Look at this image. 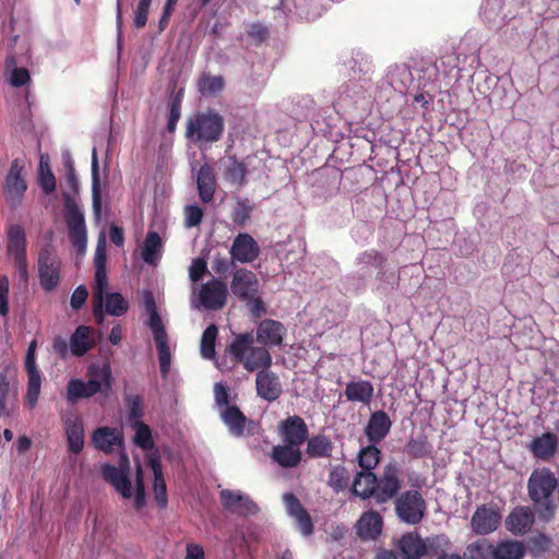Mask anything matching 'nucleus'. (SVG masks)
<instances>
[{
	"label": "nucleus",
	"mask_w": 559,
	"mask_h": 559,
	"mask_svg": "<svg viewBox=\"0 0 559 559\" xmlns=\"http://www.w3.org/2000/svg\"><path fill=\"white\" fill-rule=\"evenodd\" d=\"M273 460L283 467H294L300 462V447L286 443L277 445L272 451Z\"/></svg>",
	"instance_id": "nucleus-31"
},
{
	"label": "nucleus",
	"mask_w": 559,
	"mask_h": 559,
	"mask_svg": "<svg viewBox=\"0 0 559 559\" xmlns=\"http://www.w3.org/2000/svg\"><path fill=\"white\" fill-rule=\"evenodd\" d=\"M92 205L96 219H99L102 215V190L98 158L95 147L92 151Z\"/></svg>",
	"instance_id": "nucleus-35"
},
{
	"label": "nucleus",
	"mask_w": 559,
	"mask_h": 559,
	"mask_svg": "<svg viewBox=\"0 0 559 559\" xmlns=\"http://www.w3.org/2000/svg\"><path fill=\"white\" fill-rule=\"evenodd\" d=\"M251 206L245 202H239L233 212V221L236 224L242 225L251 214Z\"/></svg>",
	"instance_id": "nucleus-58"
},
{
	"label": "nucleus",
	"mask_w": 559,
	"mask_h": 559,
	"mask_svg": "<svg viewBox=\"0 0 559 559\" xmlns=\"http://www.w3.org/2000/svg\"><path fill=\"white\" fill-rule=\"evenodd\" d=\"M384 262V258L379 252L369 250L360 253L356 258L355 264L358 273L368 275L372 269H381Z\"/></svg>",
	"instance_id": "nucleus-41"
},
{
	"label": "nucleus",
	"mask_w": 559,
	"mask_h": 559,
	"mask_svg": "<svg viewBox=\"0 0 559 559\" xmlns=\"http://www.w3.org/2000/svg\"><path fill=\"white\" fill-rule=\"evenodd\" d=\"M492 555L496 559H522L524 547L520 542H503L492 550Z\"/></svg>",
	"instance_id": "nucleus-43"
},
{
	"label": "nucleus",
	"mask_w": 559,
	"mask_h": 559,
	"mask_svg": "<svg viewBox=\"0 0 559 559\" xmlns=\"http://www.w3.org/2000/svg\"><path fill=\"white\" fill-rule=\"evenodd\" d=\"M407 451L413 456L421 457V456L427 455L430 452V445L428 444L426 438H417V439H413L407 444Z\"/></svg>",
	"instance_id": "nucleus-53"
},
{
	"label": "nucleus",
	"mask_w": 559,
	"mask_h": 559,
	"mask_svg": "<svg viewBox=\"0 0 559 559\" xmlns=\"http://www.w3.org/2000/svg\"><path fill=\"white\" fill-rule=\"evenodd\" d=\"M535 516L530 507H515L506 519V527L515 536H522L531 531Z\"/></svg>",
	"instance_id": "nucleus-17"
},
{
	"label": "nucleus",
	"mask_w": 559,
	"mask_h": 559,
	"mask_svg": "<svg viewBox=\"0 0 559 559\" xmlns=\"http://www.w3.org/2000/svg\"><path fill=\"white\" fill-rule=\"evenodd\" d=\"M227 177L233 183L242 185L246 177V167L243 163L230 158L227 169Z\"/></svg>",
	"instance_id": "nucleus-51"
},
{
	"label": "nucleus",
	"mask_w": 559,
	"mask_h": 559,
	"mask_svg": "<svg viewBox=\"0 0 559 559\" xmlns=\"http://www.w3.org/2000/svg\"><path fill=\"white\" fill-rule=\"evenodd\" d=\"M37 269L39 282L44 289L52 290L60 280V261L50 248H44L38 254Z\"/></svg>",
	"instance_id": "nucleus-11"
},
{
	"label": "nucleus",
	"mask_w": 559,
	"mask_h": 559,
	"mask_svg": "<svg viewBox=\"0 0 559 559\" xmlns=\"http://www.w3.org/2000/svg\"><path fill=\"white\" fill-rule=\"evenodd\" d=\"M345 395L350 402L369 403L373 395V386L369 381H352L346 385Z\"/></svg>",
	"instance_id": "nucleus-37"
},
{
	"label": "nucleus",
	"mask_w": 559,
	"mask_h": 559,
	"mask_svg": "<svg viewBox=\"0 0 559 559\" xmlns=\"http://www.w3.org/2000/svg\"><path fill=\"white\" fill-rule=\"evenodd\" d=\"M230 288L240 299L251 300L258 296L259 281L251 271L240 269L234 273Z\"/></svg>",
	"instance_id": "nucleus-15"
},
{
	"label": "nucleus",
	"mask_w": 559,
	"mask_h": 559,
	"mask_svg": "<svg viewBox=\"0 0 559 559\" xmlns=\"http://www.w3.org/2000/svg\"><path fill=\"white\" fill-rule=\"evenodd\" d=\"M207 265L205 260L202 258L193 259L189 267V278L193 285H198L197 282L205 274Z\"/></svg>",
	"instance_id": "nucleus-54"
},
{
	"label": "nucleus",
	"mask_w": 559,
	"mask_h": 559,
	"mask_svg": "<svg viewBox=\"0 0 559 559\" xmlns=\"http://www.w3.org/2000/svg\"><path fill=\"white\" fill-rule=\"evenodd\" d=\"M219 500L226 511L238 516L254 515L259 512L258 504L240 490L222 489Z\"/></svg>",
	"instance_id": "nucleus-8"
},
{
	"label": "nucleus",
	"mask_w": 559,
	"mask_h": 559,
	"mask_svg": "<svg viewBox=\"0 0 559 559\" xmlns=\"http://www.w3.org/2000/svg\"><path fill=\"white\" fill-rule=\"evenodd\" d=\"M197 182L201 200L210 202L213 199L216 182L213 169L207 164L200 168Z\"/></svg>",
	"instance_id": "nucleus-34"
},
{
	"label": "nucleus",
	"mask_w": 559,
	"mask_h": 559,
	"mask_svg": "<svg viewBox=\"0 0 559 559\" xmlns=\"http://www.w3.org/2000/svg\"><path fill=\"white\" fill-rule=\"evenodd\" d=\"M23 160L14 159L5 177L4 193L7 199L12 203L21 201L27 189V183L23 176Z\"/></svg>",
	"instance_id": "nucleus-14"
},
{
	"label": "nucleus",
	"mask_w": 559,
	"mask_h": 559,
	"mask_svg": "<svg viewBox=\"0 0 559 559\" xmlns=\"http://www.w3.org/2000/svg\"><path fill=\"white\" fill-rule=\"evenodd\" d=\"M185 559H204L203 548L198 544H188Z\"/></svg>",
	"instance_id": "nucleus-63"
},
{
	"label": "nucleus",
	"mask_w": 559,
	"mask_h": 559,
	"mask_svg": "<svg viewBox=\"0 0 559 559\" xmlns=\"http://www.w3.org/2000/svg\"><path fill=\"white\" fill-rule=\"evenodd\" d=\"M221 417L233 435L242 433L246 424V417L236 406H226L221 409Z\"/></svg>",
	"instance_id": "nucleus-40"
},
{
	"label": "nucleus",
	"mask_w": 559,
	"mask_h": 559,
	"mask_svg": "<svg viewBox=\"0 0 559 559\" xmlns=\"http://www.w3.org/2000/svg\"><path fill=\"white\" fill-rule=\"evenodd\" d=\"M286 334L285 326L275 320L265 319L257 328V341L263 347H273L282 344Z\"/></svg>",
	"instance_id": "nucleus-18"
},
{
	"label": "nucleus",
	"mask_w": 559,
	"mask_h": 559,
	"mask_svg": "<svg viewBox=\"0 0 559 559\" xmlns=\"http://www.w3.org/2000/svg\"><path fill=\"white\" fill-rule=\"evenodd\" d=\"M31 80L29 73L25 68H13L10 73V84L14 87H21Z\"/></svg>",
	"instance_id": "nucleus-56"
},
{
	"label": "nucleus",
	"mask_w": 559,
	"mask_h": 559,
	"mask_svg": "<svg viewBox=\"0 0 559 559\" xmlns=\"http://www.w3.org/2000/svg\"><path fill=\"white\" fill-rule=\"evenodd\" d=\"M395 509L403 522L417 524L424 518L426 503L417 491H407L396 500Z\"/></svg>",
	"instance_id": "nucleus-10"
},
{
	"label": "nucleus",
	"mask_w": 559,
	"mask_h": 559,
	"mask_svg": "<svg viewBox=\"0 0 559 559\" xmlns=\"http://www.w3.org/2000/svg\"><path fill=\"white\" fill-rule=\"evenodd\" d=\"M382 518L370 511L361 515L356 524L358 535L364 539H374L382 531Z\"/></svg>",
	"instance_id": "nucleus-27"
},
{
	"label": "nucleus",
	"mask_w": 559,
	"mask_h": 559,
	"mask_svg": "<svg viewBox=\"0 0 559 559\" xmlns=\"http://www.w3.org/2000/svg\"><path fill=\"white\" fill-rule=\"evenodd\" d=\"M139 414L135 407L131 411L130 423L132 428L134 429V443L142 448L143 450H148L153 448V440L151 430L147 425L143 424L139 420Z\"/></svg>",
	"instance_id": "nucleus-38"
},
{
	"label": "nucleus",
	"mask_w": 559,
	"mask_h": 559,
	"mask_svg": "<svg viewBox=\"0 0 559 559\" xmlns=\"http://www.w3.org/2000/svg\"><path fill=\"white\" fill-rule=\"evenodd\" d=\"M489 546L486 542H477L467 546L464 559H488Z\"/></svg>",
	"instance_id": "nucleus-52"
},
{
	"label": "nucleus",
	"mask_w": 559,
	"mask_h": 559,
	"mask_svg": "<svg viewBox=\"0 0 559 559\" xmlns=\"http://www.w3.org/2000/svg\"><path fill=\"white\" fill-rule=\"evenodd\" d=\"M227 355L235 362L241 364L249 371L269 369L272 365V356L265 347L254 345L253 335L250 333L237 334L226 348Z\"/></svg>",
	"instance_id": "nucleus-3"
},
{
	"label": "nucleus",
	"mask_w": 559,
	"mask_h": 559,
	"mask_svg": "<svg viewBox=\"0 0 559 559\" xmlns=\"http://www.w3.org/2000/svg\"><path fill=\"white\" fill-rule=\"evenodd\" d=\"M93 306H95V299L93 298ZM105 307V311L115 317H120L124 314L128 310V302L119 293H106V288L104 289V299L100 308L97 309L94 307V316L97 323L102 324L104 321L103 308Z\"/></svg>",
	"instance_id": "nucleus-23"
},
{
	"label": "nucleus",
	"mask_w": 559,
	"mask_h": 559,
	"mask_svg": "<svg viewBox=\"0 0 559 559\" xmlns=\"http://www.w3.org/2000/svg\"><path fill=\"white\" fill-rule=\"evenodd\" d=\"M8 236V257L16 269L22 281L28 278V263L26 258V236L20 225H12L7 230Z\"/></svg>",
	"instance_id": "nucleus-6"
},
{
	"label": "nucleus",
	"mask_w": 559,
	"mask_h": 559,
	"mask_svg": "<svg viewBox=\"0 0 559 559\" xmlns=\"http://www.w3.org/2000/svg\"><path fill=\"white\" fill-rule=\"evenodd\" d=\"M87 392L85 388V382L80 379H72L68 382L67 386V399L74 403L79 399H86Z\"/></svg>",
	"instance_id": "nucleus-50"
},
{
	"label": "nucleus",
	"mask_w": 559,
	"mask_h": 559,
	"mask_svg": "<svg viewBox=\"0 0 559 559\" xmlns=\"http://www.w3.org/2000/svg\"><path fill=\"white\" fill-rule=\"evenodd\" d=\"M93 345L92 330L85 325L79 326L70 340V349L74 356L84 355Z\"/></svg>",
	"instance_id": "nucleus-36"
},
{
	"label": "nucleus",
	"mask_w": 559,
	"mask_h": 559,
	"mask_svg": "<svg viewBox=\"0 0 559 559\" xmlns=\"http://www.w3.org/2000/svg\"><path fill=\"white\" fill-rule=\"evenodd\" d=\"M129 469V459L124 454L118 467L107 463L100 465L103 478L114 487L115 491L133 509L142 510L146 506L143 469L138 463L133 480L130 478Z\"/></svg>",
	"instance_id": "nucleus-1"
},
{
	"label": "nucleus",
	"mask_w": 559,
	"mask_h": 559,
	"mask_svg": "<svg viewBox=\"0 0 559 559\" xmlns=\"http://www.w3.org/2000/svg\"><path fill=\"white\" fill-rule=\"evenodd\" d=\"M148 466L153 473L154 499L162 509H165L168 503V497L159 457L156 455L148 457Z\"/></svg>",
	"instance_id": "nucleus-25"
},
{
	"label": "nucleus",
	"mask_w": 559,
	"mask_h": 559,
	"mask_svg": "<svg viewBox=\"0 0 559 559\" xmlns=\"http://www.w3.org/2000/svg\"><path fill=\"white\" fill-rule=\"evenodd\" d=\"M391 420L384 412H376L371 415L365 429L368 439L376 443L381 441L389 432Z\"/></svg>",
	"instance_id": "nucleus-28"
},
{
	"label": "nucleus",
	"mask_w": 559,
	"mask_h": 559,
	"mask_svg": "<svg viewBox=\"0 0 559 559\" xmlns=\"http://www.w3.org/2000/svg\"><path fill=\"white\" fill-rule=\"evenodd\" d=\"M217 326L211 324L205 329L201 338V356L205 359H214L215 358V343L217 338Z\"/></svg>",
	"instance_id": "nucleus-44"
},
{
	"label": "nucleus",
	"mask_w": 559,
	"mask_h": 559,
	"mask_svg": "<svg viewBox=\"0 0 559 559\" xmlns=\"http://www.w3.org/2000/svg\"><path fill=\"white\" fill-rule=\"evenodd\" d=\"M558 448L559 440L554 432H545L542 436L535 437L528 445V450L534 457L545 462L550 461L555 456Z\"/></svg>",
	"instance_id": "nucleus-19"
},
{
	"label": "nucleus",
	"mask_w": 559,
	"mask_h": 559,
	"mask_svg": "<svg viewBox=\"0 0 559 559\" xmlns=\"http://www.w3.org/2000/svg\"><path fill=\"white\" fill-rule=\"evenodd\" d=\"M214 393H215L216 404L221 407V409L225 408L226 406H229L228 405V393H227L226 388L223 384H221V383L215 384Z\"/></svg>",
	"instance_id": "nucleus-62"
},
{
	"label": "nucleus",
	"mask_w": 559,
	"mask_h": 559,
	"mask_svg": "<svg viewBox=\"0 0 559 559\" xmlns=\"http://www.w3.org/2000/svg\"><path fill=\"white\" fill-rule=\"evenodd\" d=\"M163 241L156 231L150 230L141 249V255L145 263L156 264L160 258Z\"/></svg>",
	"instance_id": "nucleus-33"
},
{
	"label": "nucleus",
	"mask_w": 559,
	"mask_h": 559,
	"mask_svg": "<svg viewBox=\"0 0 559 559\" xmlns=\"http://www.w3.org/2000/svg\"><path fill=\"white\" fill-rule=\"evenodd\" d=\"M91 442L95 449L104 453H118L123 449V433L118 428L98 427L93 431Z\"/></svg>",
	"instance_id": "nucleus-13"
},
{
	"label": "nucleus",
	"mask_w": 559,
	"mask_h": 559,
	"mask_svg": "<svg viewBox=\"0 0 559 559\" xmlns=\"http://www.w3.org/2000/svg\"><path fill=\"white\" fill-rule=\"evenodd\" d=\"M284 440L293 445L300 447L307 438V426L302 418L293 416L282 424Z\"/></svg>",
	"instance_id": "nucleus-26"
},
{
	"label": "nucleus",
	"mask_w": 559,
	"mask_h": 559,
	"mask_svg": "<svg viewBox=\"0 0 559 559\" xmlns=\"http://www.w3.org/2000/svg\"><path fill=\"white\" fill-rule=\"evenodd\" d=\"M230 254L233 259L248 263L259 254V247L255 240L248 234H239L233 242Z\"/></svg>",
	"instance_id": "nucleus-22"
},
{
	"label": "nucleus",
	"mask_w": 559,
	"mask_h": 559,
	"mask_svg": "<svg viewBox=\"0 0 559 559\" xmlns=\"http://www.w3.org/2000/svg\"><path fill=\"white\" fill-rule=\"evenodd\" d=\"M62 423L69 451L80 453L84 448V426L81 416L68 413L62 417Z\"/></svg>",
	"instance_id": "nucleus-16"
},
{
	"label": "nucleus",
	"mask_w": 559,
	"mask_h": 559,
	"mask_svg": "<svg viewBox=\"0 0 559 559\" xmlns=\"http://www.w3.org/2000/svg\"><path fill=\"white\" fill-rule=\"evenodd\" d=\"M68 213V226L70 240L80 254H84L87 243V230L84 222V215L80 206L73 201L66 202Z\"/></svg>",
	"instance_id": "nucleus-7"
},
{
	"label": "nucleus",
	"mask_w": 559,
	"mask_h": 559,
	"mask_svg": "<svg viewBox=\"0 0 559 559\" xmlns=\"http://www.w3.org/2000/svg\"><path fill=\"white\" fill-rule=\"evenodd\" d=\"M36 341H32L28 345L25 357V370L27 373V391L25 395V402L31 409L36 406L41 389V374L36 365Z\"/></svg>",
	"instance_id": "nucleus-9"
},
{
	"label": "nucleus",
	"mask_w": 559,
	"mask_h": 559,
	"mask_svg": "<svg viewBox=\"0 0 559 559\" xmlns=\"http://www.w3.org/2000/svg\"><path fill=\"white\" fill-rule=\"evenodd\" d=\"M8 295H9V281L5 276H0V314L1 316H7L9 312Z\"/></svg>",
	"instance_id": "nucleus-59"
},
{
	"label": "nucleus",
	"mask_w": 559,
	"mask_h": 559,
	"mask_svg": "<svg viewBox=\"0 0 559 559\" xmlns=\"http://www.w3.org/2000/svg\"><path fill=\"white\" fill-rule=\"evenodd\" d=\"M224 130V120L213 110L198 112L189 118L186 136L194 142H216Z\"/></svg>",
	"instance_id": "nucleus-4"
},
{
	"label": "nucleus",
	"mask_w": 559,
	"mask_h": 559,
	"mask_svg": "<svg viewBox=\"0 0 559 559\" xmlns=\"http://www.w3.org/2000/svg\"><path fill=\"white\" fill-rule=\"evenodd\" d=\"M379 461L380 450L376 445H367L359 451L358 464L362 471L372 472Z\"/></svg>",
	"instance_id": "nucleus-46"
},
{
	"label": "nucleus",
	"mask_w": 559,
	"mask_h": 559,
	"mask_svg": "<svg viewBox=\"0 0 559 559\" xmlns=\"http://www.w3.org/2000/svg\"><path fill=\"white\" fill-rule=\"evenodd\" d=\"M283 500L286 507V511L289 516L294 518L299 531L304 535H310L312 533L313 526L310 515L302 508L298 499L289 492L284 493Z\"/></svg>",
	"instance_id": "nucleus-21"
},
{
	"label": "nucleus",
	"mask_w": 559,
	"mask_h": 559,
	"mask_svg": "<svg viewBox=\"0 0 559 559\" xmlns=\"http://www.w3.org/2000/svg\"><path fill=\"white\" fill-rule=\"evenodd\" d=\"M258 371L255 384L259 396L266 401L276 400L282 392L278 378L269 369Z\"/></svg>",
	"instance_id": "nucleus-24"
},
{
	"label": "nucleus",
	"mask_w": 559,
	"mask_h": 559,
	"mask_svg": "<svg viewBox=\"0 0 559 559\" xmlns=\"http://www.w3.org/2000/svg\"><path fill=\"white\" fill-rule=\"evenodd\" d=\"M106 237L102 233L97 240L95 250V284L94 299L96 310L102 307L104 299V289L107 288L108 282L106 276Z\"/></svg>",
	"instance_id": "nucleus-12"
},
{
	"label": "nucleus",
	"mask_w": 559,
	"mask_h": 559,
	"mask_svg": "<svg viewBox=\"0 0 559 559\" xmlns=\"http://www.w3.org/2000/svg\"><path fill=\"white\" fill-rule=\"evenodd\" d=\"M152 333L157 347L160 373L166 378L170 371L171 365V350L168 344V335L165 329Z\"/></svg>",
	"instance_id": "nucleus-29"
},
{
	"label": "nucleus",
	"mask_w": 559,
	"mask_h": 559,
	"mask_svg": "<svg viewBox=\"0 0 559 559\" xmlns=\"http://www.w3.org/2000/svg\"><path fill=\"white\" fill-rule=\"evenodd\" d=\"M52 347L55 353L58 354L61 358H66L68 356L69 346L66 338L56 337L53 340Z\"/></svg>",
	"instance_id": "nucleus-64"
},
{
	"label": "nucleus",
	"mask_w": 559,
	"mask_h": 559,
	"mask_svg": "<svg viewBox=\"0 0 559 559\" xmlns=\"http://www.w3.org/2000/svg\"><path fill=\"white\" fill-rule=\"evenodd\" d=\"M402 554L407 559H418L427 552V544L416 534L404 535L399 543Z\"/></svg>",
	"instance_id": "nucleus-32"
},
{
	"label": "nucleus",
	"mask_w": 559,
	"mask_h": 559,
	"mask_svg": "<svg viewBox=\"0 0 559 559\" xmlns=\"http://www.w3.org/2000/svg\"><path fill=\"white\" fill-rule=\"evenodd\" d=\"M224 83L221 76L203 74L199 80V91L202 95L213 96L223 90Z\"/></svg>",
	"instance_id": "nucleus-48"
},
{
	"label": "nucleus",
	"mask_w": 559,
	"mask_h": 559,
	"mask_svg": "<svg viewBox=\"0 0 559 559\" xmlns=\"http://www.w3.org/2000/svg\"><path fill=\"white\" fill-rule=\"evenodd\" d=\"M400 489V481L396 476L395 468L388 466L383 478L378 483L376 488L377 499L386 501L392 498Z\"/></svg>",
	"instance_id": "nucleus-30"
},
{
	"label": "nucleus",
	"mask_w": 559,
	"mask_h": 559,
	"mask_svg": "<svg viewBox=\"0 0 559 559\" xmlns=\"http://www.w3.org/2000/svg\"><path fill=\"white\" fill-rule=\"evenodd\" d=\"M377 477L372 472L361 471L357 473L353 483V492L361 498H368L376 493Z\"/></svg>",
	"instance_id": "nucleus-39"
},
{
	"label": "nucleus",
	"mask_w": 559,
	"mask_h": 559,
	"mask_svg": "<svg viewBox=\"0 0 559 559\" xmlns=\"http://www.w3.org/2000/svg\"><path fill=\"white\" fill-rule=\"evenodd\" d=\"M228 289L224 282L212 278L201 285H192L191 307L194 309L219 310L227 300Z\"/></svg>",
	"instance_id": "nucleus-5"
},
{
	"label": "nucleus",
	"mask_w": 559,
	"mask_h": 559,
	"mask_svg": "<svg viewBox=\"0 0 559 559\" xmlns=\"http://www.w3.org/2000/svg\"><path fill=\"white\" fill-rule=\"evenodd\" d=\"M346 471L343 467H335L330 473L329 483L336 490L342 489L345 486Z\"/></svg>",
	"instance_id": "nucleus-60"
},
{
	"label": "nucleus",
	"mask_w": 559,
	"mask_h": 559,
	"mask_svg": "<svg viewBox=\"0 0 559 559\" xmlns=\"http://www.w3.org/2000/svg\"><path fill=\"white\" fill-rule=\"evenodd\" d=\"M38 185L49 194L56 189V178L50 169V159L48 155H41L38 165Z\"/></svg>",
	"instance_id": "nucleus-42"
},
{
	"label": "nucleus",
	"mask_w": 559,
	"mask_h": 559,
	"mask_svg": "<svg viewBox=\"0 0 559 559\" xmlns=\"http://www.w3.org/2000/svg\"><path fill=\"white\" fill-rule=\"evenodd\" d=\"M88 296V292L85 286L81 285L75 288L71 296V307L75 310L80 309L83 304L86 301V298Z\"/></svg>",
	"instance_id": "nucleus-61"
},
{
	"label": "nucleus",
	"mask_w": 559,
	"mask_h": 559,
	"mask_svg": "<svg viewBox=\"0 0 559 559\" xmlns=\"http://www.w3.org/2000/svg\"><path fill=\"white\" fill-rule=\"evenodd\" d=\"M151 2H152V0H140L139 1L138 8L135 11V15H134V25L138 28H141L146 24Z\"/></svg>",
	"instance_id": "nucleus-57"
},
{
	"label": "nucleus",
	"mask_w": 559,
	"mask_h": 559,
	"mask_svg": "<svg viewBox=\"0 0 559 559\" xmlns=\"http://www.w3.org/2000/svg\"><path fill=\"white\" fill-rule=\"evenodd\" d=\"M143 304H144L145 311L148 314L147 325L151 329V331L155 332V331L164 330L165 326L163 324V321H162L159 314L157 313L155 300H154L152 293L144 292Z\"/></svg>",
	"instance_id": "nucleus-45"
},
{
	"label": "nucleus",
	"mask_w": 559,
	"mask_h": 559,
	"mask_svg": "<svg viewBox=\"0 0 559 559\" xmlns=\"http://www.w3.org/2000/svg\"><path fill=\"white\" fill-rule=\"evenodd\" d=\"M332 450L331 442L325 437H313L308 441L307 452L314 457L326 456Z\"/></svg>",
	"instance_id": "nucleus-49"
},
{
	"label": "nucleus",
	"mask_w": 559,
	"mask_h": 559,
	"mask_svg": "<svg viewBox=\"0 0 559 559\" xmlns=\"http://www.w3.org/2000/svg\"><path fill=\"white\" fill-rule=\"evenodd\" d=\"M88 374L91 376L92 381H96L100 391L110 389L111 370L108 364H104L103 366H91Z\"/></svg>",
	"instance_id": "nucleus-47"
},
{
	"label": "nucleus",
	"mask_w": 559,
	"mask_h": 559,
	"mask_svg": "<svg viewBox=\"0 0 559 559\" xmlns=\"http://www.w3.org/2000/svg\"><path fill=\"white\" fill-rule=\"evenodd\" d=\"M557 486L555 474L547 467L534 469L528 478V497L534 503L538 519L543 522H549L556 515L557 503L551 496Z\"/></svg>",
	"instance_id": "nucleus-2"
},
{
	"label": "nucleus",
	"mask_w": 559,
	"mask_h": 559,
	"mask_svg": "<svg viewBox=\"0 0 559 559\" xmlns=\"http://www.w3.org/2000/svg\"><path fill=\"white\" fill-rule=\"evenodd\" d=\"M501 516L498 511L487 508L486 506L477 508L472 516V527L477 534L486 535L493 532Z\"/></svg>",
	"instance_id": "nucleus-20"
},
{
	"label": "nucleus",
	"mask_w": 559,
	"mask_h": 559,
	"mask_svg": "<svg viewBox=\"0 0 559 559\" xmlns=\"http://www.w3.org/2000/svg\"><path fill=\"white\" fill-rule=\"evenodd\" d=\"M203 217V211L198 205H188L185 209V223L187 227L198 226Z\"/></svg>",
	"instance_id": "nucleus-55"
}]
</instances>
